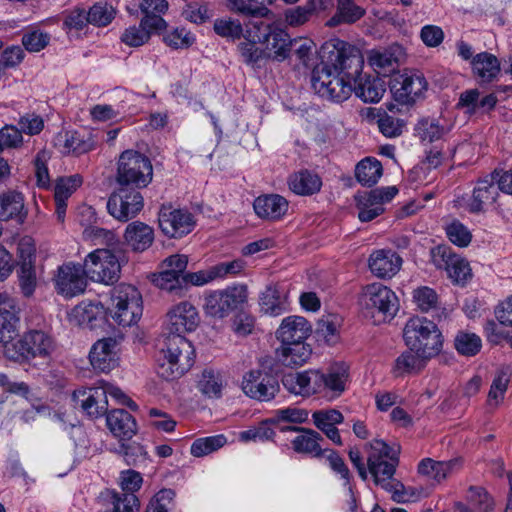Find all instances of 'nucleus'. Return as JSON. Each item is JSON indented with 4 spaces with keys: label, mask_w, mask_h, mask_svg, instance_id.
Wrapping results in <instances>:
<instances>
[{
    "label": "nucleus",
    "mask_w": 512,
    "mask_h": 512,
    "mask_svg": "<svg viewBox=\"0 0 512 512\" xmlns=\"http://www.w3.org/2000/svg\"><path fill=\"white\" fill-rule=\"evenodd\" d=\"M321 59L312 72L314 91L322 98L341 103L352 93L351 81H357L364 65L360 50L338 38L326 41L319 50Z\"/></svg>",
    "instance_id": "1"
},
{
    "label": "nucleus",
    "mask_w": 512,
    "mask_h": 512,
    "mask_svg": "<svg viewBox=\"0 0 512 512\" xmlns=\"http://www.w3.org/2000/svg\"><path fill=\"white\" fill-rule=\"evenodd\" d=\"M399 452V448L389 447L383 440L375 439L369 444L367 467L374 483L391 493L395 502L401 503L408 501L411 495L405 486L394 478L399 463Z\"/></svg>",
    "instance_id": "2"
},
{
    "label": "nucleus",
    "mask_w": 512,
    "mask_h": 512,
    "mask_svg": "<svg viewBox=\"0 0 512 512\" xmlns=\"http://www.w3.org/2000/svg\"><path fill=\"white\" fill-rule=\"evenodd\" d=\"M56 349L54 338L43 330H29L18 340L4 346L7 359L19 364L47 367Z\"/></svg>",
    "instance_id": "3"
},
{
    "label": "nucleus",
    "mask_w": 512,
    "mask_h": 512,
    "mask_svg": "<svg viewBox=\"0 0 512 512\" xmlns=\"http://www.w3.org/2000/svg\"><path fill=\"white\" fill-rule=\"evenodd\" d=\"M194 356L192 344L183 335L169 332L157 356L156 372L167 381L180 378L192 367Z\"/></svg>",
    "instance_id": "4"
},
{
    "label": "nucleus",
    "mask_w": 512,
    "mask_h": 512,
    "mask_svg": "<svg viewBox=\"0 0 512 512\" xmlns=\"http://www.w3.org/2000/svg\"><path fill=\"white\" fill-rule=\"evenodd\" d=\"M403 339L412 352L429 359L437 356L443 347L441 331L425 317L410 318L404 326Z\"/></svg>",
    "instance_id": "5"
},
{
    "label": "nucleus",
    "mask_w": 512,
    "mask_h": 512,
    "mask_svg": "<svg viewBox=\"0 0 512 512\" xmlns=\"http://www.w3.org/2000/svg\"><path fill=\"white\" fill-rule=\"evenodd\" d=\"M109 316L120 326L136 324L143 313L142 295L130 284H119L111 291Z\"/></svg>",
    "instance_id": "6"
},
{
    "label": "nucleus",
    "mask_w": 512,
    "mask_h": 512,
    "mask_svg": "<svg viewBox=\"0 0 512 512\" xmlns=\"http://www.w3.org/2000/svg\"><path fill=\"white\" fill-rule=\"evenodd\" d=\"M141 484L140 473L134 470L124 471L120 476L123 492L106 489L100 493L99 503L105 508V512H139L140 503L134 492L140 489Z\"/></svg>",
    "instance_id": "7"
},
{
    "label": "nucleus",
    "mask_w": 512,
    "mask_h": 512,
    "mask_svg": "<svg viewBox=\"0 0 512 512\" xmlns=\"http://www.w3.org/2000/svg\"><path fill=\"white\" fill-rule=\"evenodd\" d=\"M153 168L145 155L133 151H124L119 158L117 183L120 187L139 190L145 188L152 180Z\"/></svg>",
    "instance_id": "8"
},
{
    "label": "nucleus",
    "mask_w": 512,
    "mask_h": 512,
    "mask_svg": "<svg viewBox=\"0 0 512 512\" xmlns=\"http://www.w3.org/2000/svg\"><path fill=\"white\" fill-rule=\"evenodd\" d=\"M87 278L94 282L113 284L119 277L121 266L114 250L96 249L89 253L84 261Z\"/></svg>",
    "instance_id": "9"
},
{
    "label": "nucleus",
    "mask_w": 512,
    "mask_h": 512,
    "mask_svg": "<svg viewBox=\"0 0 512 512\" xmlns=\"http://www.w3.org/2000/svg\"><path fill=\"white\" fill-rule=\"evenodd\" d=\"M360 302L372 316L378 313L383 319L393 318L399 308L396 294L380 283L364 287Z\"/></svg>",
    "instance_id": "10"
},
{
    "label": "nucleus",
    "mask_w": 512,
    "mask_h": 512,
    "mask_svg": "<svg viewBox=\"0 0 512 512\" xmlns=\"http://www.w3.org/2000/svg\"><path fill=\"white\" fill-rule=\"evenodd\" d=\"M246 298L247 290L244 286L213 291L205 297L204 311L211 317L222 319L245 302Z\"/></svg>",
    "instance_id": "11"
},
{
    "label": "nucleus",
    "mask_w": 512,
    "mask_h": 512,
    "mask_svg": "<svg viewBox=\"0 0 512 512\" xmlns=\"http://www.w3.org/2000/svg\"><path fill=\"white\" fill-rule=\"evenodd\" d=\"M143 196L133 188L119 187L107 202V209L115 219L126 222L134 218L143 208Z\"/></svg>",
    "instance_id": "12"
},
{
    "label": "nucleus",
    "mask_w": 512,
    "mask_h": 512,
    "mask_svg": "<svg viewBox=\"0 0 512 512\" xmlns=\"http://www.w3.org/2000/svg\"><path fill=\"white\" fill-rule=\"evenodd\" d=\"M188 264L185 255L175 254L167 257L161 264L160 272L154 278V283L162 290L181 294L183 291V276Z\"/></svg>",
    "instance_id": "13"
},
{
    "label": "nucleus",
    "mask_w": 512,
    "mask_h": 512,
    "mask_svg": "<svg viewBox=\"0 0 512 512\" xmlns=\"http://www.w3.org/2000/svg\"><path fill=\"white\" fill-rule=\"evenodd\" d=\"M158 222L163 234L170 238H181L195 226L194 217L189 211L166 206L160 209Z\"/></svg>",
    "instance_id": "14"
},
{
    "label": "nucleus",
    "mask_w": 512,
    "mask_h": 512,
    "mask_svg": "<svg viewBox=\"0 0 512 512\" xmlns=\"http://www.w3.org/2000/svg\"><path fill=\"white\" fill-rule=\"evenodd\" d=\"M86 278L83 265L69 262L58 268L54 279L55 287L59 294L71 298L84 292Z\"/></svg>",
    "instance_id": "15"
},
{
    "label": "nucleus",
    "mask_w": 512,
    "mask_h": 512,
    "mask_svg": "<svg viewBox=\"0 0 512 512\" xmlns=\"http://www.w3.org/2000/svg\"><path fill=\"white\" fill-rule=\"evenodd\" d=\"M427 89V81L422 73L409 71L397 75L391 86L395 99L403 104L415 102Z\"/></svg>",
    "instance_id": "16"
},
{
    "label": "nucleus",
    "mask_w": 512,
    "mask_h": 512,
    "mask_svg": "<svg viewBox=\"0 0 512 512\" xmlns=\"http://www.w3.org/2000/svg\"><path fill=\"white\" fill-rule=\"evenodd\" d=\"M398 190L395 186L380 187L356 197L359 209L358 218L362 222H369L384 212L383 204L391 201Z\"/></svg>",
    "instance_id": "17"
},
{
    "label": "nucleus",
    "mask_w": 512,
    "mask_h": 512,
    "mask_svg": "<svg viewBox=\"0 0 512 512\" xmlns=\"http://www.w3.org/2000/svg\"><path fill=\"white\" fill-rule=\"evenodd\" d=\"M242 390L252 399L270 401L279 391V384L272 375L261 370H252L244 375Z\"/></svg>",
    "instance_id": "18"
},
{
    "label": "nucleus",
    "mask_w": 512,
    "mask_h": 512,
    "mask_svg": "<svg viewBox=\"0 0 512 512\" xmlns=\"http://www.w3.org/2000/svg\"><path fill=\"white\" fill-rule=\"evenodd\" d=\"M495 173L477 181L472 195L464 200V207L470 213L485 212L493 205L499 195Z\"/></svg>",
    "instance_id": "19"
},
{
    "label": "nucleus",
    "mask_w": 512,
    "mask_h": 512,
    "mask_svg": "<svg viewBox=\"0 0 512 512\" xmlns=\"http://www.w3.org/2000/svg\"><path fill=\"white\" fill-rule=\"evenodd\" d=\"M404 56V49L398 44L374 48L366 52L367 63L382 76H389L395 72Z\"/></svg>",
    "instance_id": "20"
},
{
    "label": "nucleus",
    "mask_w": 512,
    "mask_h": 512,
    "mask_svg": "<svg viewBox=\"0 0 512 512\" xmlns=\"http://www.w3.org/2000/svg\"><path fill=\"white\" fill-rule=\"evenodd\" d=\"M168 328L170 333L194 331L199 324L197 309L188 301L174 305L167 313Z\"/></svg>",
    "instance_id": "21"
},
{
    "label": "nucleus",
    "mask_w": 512,
    "mask_h": 512,
    "mask_svg": "<svg viewBox=\"0 0 512 512\" xmlns=\"http://www.w3.org/2000/svg\"><path fill=\"white\" fill-rule=\"evenodd\" d=\"M75 406L81 407L91 418H98L107 412L108 401L105 391L99 387L82 388L72 394Z\"/></svg>",
    "instance_id": "22"
},
{
    "label": "nucleus",
    "mask_w": 512,
    "mask_h": 512,
    "mask_svg": "<svg viewBox=\"0 0 512 512\" xmlns=\"http://www.w3.org/2000/svg\"><path fill=\"white\" fill-rule=\"evenodd\" d=\"M117 345L115 338L108 337L98 340L92 346L89 359L95 370L109 372L118 365Z\"/></svg>",
    "instance_id": "23"
},
{
    "label": "nucleus",
    "mask_w": 512,
    "mask_h": 512,
    "mask_svg": "<svg viewBox=\"0 0 512 512\" xmlns=\"http://www.w3.org/2000/svg\"><path fill=\"white\" fill-rule=\"evenodd\" d=\"M312 331L309 322L302 316L284 318L276 331V337L281 344L305 342Z\"/></svg>",
    "instance_id": "24"
},
{
    "label": "nucleus",
    "mask_w": 512,
    "mask_h": 512,
    "mask_svg": "<svg viewBox=\"0 0 512 512\" xmlns=\"http://www.w3.org/2000/svg\"><path fill=\"white\" fill-rule=\"evenodd\" d=\"M462 468L460 458L448 461H436L432 458H425L418 464V473L436 483H441Z\"/></svg>",
    "instance_id": "25"
},
{
    "label": "nucleus",
    "mask_w": 512,
    "mask_h": 512,
    "mask_svg": "<svg viewBox=\"0 0 512 512\" xmlns=\"http://www.w3.org/2000/svg\"><path fill=\"white\" fill-rule=\"evenodd\" d=\"M402 265V258L392 250H378L369 258V268L378 278H391Z\"/></svg>",
    "instance_id": "26"
},
{
    "label": "nucleus",
    "mask_w": 512,
    "mask_h": 512,
    "mask_svg": "<svg viewBox=\"0 0 512 512\" xmlns=\"http://www.w3.org/2000/svg\"><path fill=\"white\" fill-rule=\"evenodd\" d=\"M253 208L258 217L275 221L286 214L288 201L278 194H266L254 200Z\"/></svg>",
    "instance_id": "27"
},
{
    "label": "nucleus",
    "mask_w": 512,
    "mask_h": 512,
    "mask_svg": "<svg viewBox=\"0 0 512 512\" xmlns=\"http://www.w3.org/2000/svg\"><path fill=\"white\" fill-rule=\"evenodd\" d=\"M124 240L132 251L143 252L152 245L154 230L144 222L134 221L127 225Z\"/></svg>",
    "instance_id": "28"
},
{
    "label": "nucleus",
    "mask_w": 512,
    "mask_h": 512,
    "mask_svg": "<svg viewBox=\"0 0 512 512\" xmlns=\"http://www.w3.org/2000/svg\"><path fill=\"white\" fill-rule=\"evenodd\" d=\"M107 427L120 440H129L137 432L134 417L124 409H115L106 416Z\"/></svg>",
    "instance_id": "29"
},
{
    "label": "nucleus",
    "mask_w": 512,
    "mask_h": 512,
    "mask_svg": "<svg viewBox=\"0 0 512 512\" xmlns=\"http://www.w3.org/2000/svg\"><path fill=\"white\" fill-rule=\"evenodd\" d=\"M140 10L144 14L142 24L150 26L156 30V33L164 31L167 27L163 15L168 10L166 0H143L140 4Z\"/></svg>",
    "instance_id": "30"
},
{
    "label": "nucleus",
    "mask_w": 512,
    "mask_h": 512,
    "mask_svg": "<svg viewBox=\"0 0 512 512\" xmlns=\"http://www.w3.org/2000/svg\"><path fill=\"white\" fill-rule=\"evenodd\" d=\"M272 0H227V8L236 14L250 18H272L268 8Z\"/></svg>",
    "instance_id": "31"
},
{
    "label": "nucleus",
    "mask_w": 512,
    "mask_h": 512,
    "mask_svg": "<svg viewBox=\"0 0 512 512\" xmlns=\"http://www.w3.org/2000/svg\"><path fill=\"white\" fill-rule=\"evenodd\" d=\"M311 354L312 350L305 342L281 344L276 350L277 360L287 367H297L305 364Z\"/></svg>",
    "instance_id": "32"
},
{
    "label": "nucleus",
    "mask_w": 512,
    "mask_h": 512,
    "mask_svg": "<svg viewBox=\"0 0 512 512\" xmlns=\"http://www.w3.org/2000/svg\"><path fill=\"white\" fill-rule=\"evenodd\" d=\"M472 71L481 82H492L500 73V62L498 58L488 52L476 54L471 61Z\"/></svg>",
    "instance_id": "33"
},
{
    "label": "nucleus",
    "mask_w": 512,
    "mask_h": 512,
    "mask_svg": "<svg viewBox=\"0 0 512 512\" xmlns=\"http://www.w3.org/2000/svg\"><path fill=\"white\" fill-rule=\"evenodd\" d=\"M260 305L266 314L280 315L287 309V293L278 285H268L260 295Z\"/></svg>",
    "instance_id": "34"
},
{
    "label": "nucleus",
    "mask_w": 512,
    "mask_h": 512,
    "mask_svg": "<svg viewBox=\"0 0 512 512\" xmlns=\"http://www.w3.org/2000/svg\"><path fill=\"white\" fill-rule=\"evenodd\" d=\"M323 380L322 392L330 393L333 397L340 396L346 389L348 381V367L343 363H337L330 366L326 372H322Z\"/></svg>",
    "instance_id": "35"
},
{
    "label": "nucleus",
    "mask_w": 512,
    "mask_h": 512,
    "mask_svg": "<svg viewBox=\"0 0 512 512\" xmlns=\"http://www.w3.org/2000/svg\"><path fill=\"white\" fill-rule=\"evenodd\" d=\"M355 82L354 93L357 97L367 103H376L383 97L386 86L379 77H359Z\"/></svg>",
    "instance_id": "36"
},
{
    "label": "nucleus",
    "mask_w": 512,
    "mask_h": 512,
    "mask_svg": "<svg viewBox=\"0 0 512 512\" xmlns=\"http://www.w3.org/2000/svg\"><path fill=\"white\" fill-rule=\"evenodd\" d=\"M313 421L315 426L335 444L341 445V437L339 430L335 427L343 421V415L340 411L331 409L326 411H316L313 413Z\"/></svg>",
    "instance_id": "37"
},
{
    "label": "nucleus",
    "mask_w": 512,
    "mask_h": 512,
    "mask_svg": "<svg viewBox=\"0 0 512 512\" xmlns=\"http://www.w3.org/2000/svg\"><path fill=\"white\" fill-rule=\"evenodd\" d=\"M26 215L24 197L21 193L9 191L0 196V220L17 219L23 222Z\"/></svg>",
    "instance_id": "38"
},
{
    "label": "nucleus",
    "mask_w": 512,
    "mask_h": 512,
    "mask_svg": "<svg viewBox=\"0 0 512 512\" xmlns=\"http://www.w3.org/2000/svg\"><path fill=\"white\" fill-rule=\"evenodd\" d=\"M288 185L295 194L312 195L320 191L322 181L317 174L308 170H301L289 177Z\"/></svg>",
    "instance_id": "39"
},
{
    "label": "nucleus",
    "mask_w": 512,
    "mask_h": 512,
    "mask_svg": "<svg viewBox=\"0 0 512 512\" xmlns=\"http://www.w3.org/2000/svg\"><path fill=\"white\" fill-rule=\"evenodd\" d=\"M429 360V358H425L423 355L414 353L409 349L396 358L392 372L396 377L416 374L424 369Z\"/></svg>",
    "instance_id": "40"
},
{
    "label": "nucleus",
    "mask_w": 512,
    "mask_h": 512,
    "mask_svg": "<svg viewBox=\"0 0 512 512\" xmlns=\"http://www.w3.org/2000/svg\"><path fill=\"white\" fill-rule=\"evenodd\" d=\"M20 323L19 309L15 305L0 307V343L5 346L17 333Z\"/></svg>",
    "instance_id": "41"
},
{
    "label": "nucleus",
    "mask_w": 512,
    "mask_h": 512,
    "mask_svg": "<svg viewBox=\"0 0 512 512\" xmlns=\"http://www.w3.org/2000/svg\"><path fill=\"white\" fill-rule=\"evenodd\" d=\"M383 168L381 162L374 158L361 160L355 168V177L363 186L375 185L382 176Z\"/></svg>",
    "instance_id": "42"
},
{
    "label": "nucleus",
    "mask_w": 512,
    "mask_h": 512,
    "mask_svg": "<svg viewBox=\"0 0 512 512\" xmlns=\"http://www.w3.org/2000/svg\"><path fill=\"white\" fill-rule=\"evenodd\" d=\"M264 44L267 45L269 50L273 51V59L283 61L289 56L292 45H296L298 42L292 41L285 30L274 27L269 42Z\"/></svg>",
    "instance_id": "43"
},
{
    "label": "nucleus",
    "mask_w": 512,
    "mask_h": 512,
    "mask_svg": "<svg viewBox=\"0 0 512 512\" xmlns=\"http://www.w3.org/2000/svg\"><path fill=\"white\" fill-rule=\"evenodd\" d=\"M18 278L24 296L30 297L36 288L37 279L33 263V249L28 247V257L19 263Z\"/></svg>",
    "instance_id": "44"
},
{
    "label": "nucleus",
    "mask_w": 512,
    "mask_h": 512,
    "mask_svg": "<svg viewBox=\"0 0 512 512\" xmlns=\"http://www.w3.org/2000/svg\"><path fill=\"white\" fill-rule=\"evenodd\" d=\"M510 376L511 368L509 366H501L496 371L488 393V405L498 406L503 401L510 382Z\"/></svg>",
    "instance_id": "45"
},
{
    "label": "nucleus",
    "mask_w": 512,
    "mask_h": 512,
    "mask_svg": "<svg viewBox=\"0 0 512 512\" xmlns=\"http://www.w3.org/2000/svg\"><path fill=\"white\" fill-rule=\"evenodd\" d=\"M365 15V9L353 3L337 4V10L326 23L329 27H335L342 23L352 24Z\"/></svg>",
    "instance_id": "46"
},
{
    "label": "nucleus",
    "mask_w": 512,
    "mask_h": 512,
    "mask_svg": "<svg viewBox=\"0 0 512 512\" xmlns=\"http://www.w3.org/2000/svg\"><path fill=\"white\" fill-rule=\"evenodd\" d=\"M302 434L298 435L292 441L293 449L297 453L314 454L319 456L321 454V447L319 441L322 440L321 435L312 429H301Z\"/></svg>",
    "instance_id": "47"
},
{
    "label": "nucleus",
    "mask_w": 512,
    "mask_h": 512,
    "mask_svg": "<svg viewBox=\"0 0 512 512\" xmlns=\"http://www.w3.org/2000/svg\"><path fill=\"white\" fill-rule=\"evenodd\" d=\"M83 238L90 241L93 245L107 246L106 249L115 250L119 245V239L112 230L101 228L95 225H89L83 230Z\"/></svg>",
    "instance_id": "48"
},
{
    "label": "nucleus",
    "mask_w": 512,
    "mask_h": 512,
    "mask_svg": "<svg viewBox=\"0 0 512 512\" xmlns=\"http://www.w3.org/2000/svg\"><path fill=\"white\" fill-rule=\"evenodd\" d=\"M340 325L341 318L338 315H324L319 319L317 323L316 335L319 339L324 340L327 344H334L338 340Z\"/></svg>",
    "instance_id": "49"
},
{
    "label": "nucleus",
    "mask_w": 512,
    "mask_h": 512,
    "mask_svg": "<svg viewBox=\"0 0 512 512\" xmlns=\"http://www.w3.org/2000/svg\"><path fill=\"white\" fill-rule=\"evenodd\" d=\"M454 347L459 354L472 357L480 352L482 340L475 333L459 331L454 339Z\"/></svg>",
    "instance_id": "50"
},
{
    "label": "nucleus",
    "mask_w": 512,
    "mask_h": 512,
    "mask_svg": "<svg viewBox=\"0 0 512 512\" xmlns=\"http://www.w3.org/2000/svg\"><path fill=\"white\" fill-rule=\"evenodd\" d=\"M450 130L448 125H441L439 120L426 118L419 121L416 131L423 141L434 142L441 139Z\"/></svg>",
    "instance_id": "51"
},
{
    "label": "nucleus",
    "mask_w": 512,
    "mask_h": 512,
    "mask_svg": "<svg viewBox=\"0 0 512 512\" xmlns=\"http://www.w3.org/2000/svg\"><path fill=\"white\" fill-rule=\"evenodd\" d=\"M182 16L194 24H203L213 16V11L206 2L189 1L182 8Z\"/></svg>",
    "instance_id": "52"
},
{
    "label": "nucleus",
    "mask_w": 512,
    "mask_h": 512,
    "mask_svg": "<svg viewBox=\"0 0 512 512\" xmlns=\"http://www.w3.org/2000/svg\"><path fill=\"white\" fill-rule=\"evenodd\" d=\"M152 33H156V30L143 25L141 20L139 26H130L124 30L121 41L130 47H138L145 44Z\"/></svg>",
    "instance_id": "53"
},
{
    "label": "nucleus",
    "mask_w": 512,
    "mask_h": 512,
    "mask_svg": "<svg viewBox=\"0 0 512 512\" xmlns=\"http://www.w3.org/2000/svg\"><path fill=\"white\" fill-rule=\"evenodd\" d=\"M225 443L226 437L224 435L199 438L192 443L190 452L195 457H202L223 447Z\"/></svg>",
    "instance_id": "54"
},
{
    "label": "nucleus",
    "mask_w": 512,
    "mask_h": 512,
    "mask_svg": "<svg viewBox=\"0 0 512 512\" xmlns=\"http://www.w3.org/2000/svg\"><path fill=\"white\" fill-rule=\"evenodd\" d=\"M214 32L227 39H240L243 34V27L239 20L231 17L219 18L214 21Z\"/></svg>",
    "instance_id": "55"
},
{
    "label": "nucleus",
    "mask_w": 512,
    "mask_h": 512,
    "mask_svg": "<svg viewBox=\"0 0 512 512\" xmlns=\"http://www.w3.org/2000/svg\"><path fill=\"white\" fill-rule=\"evenodd\" d=\"M446 272L449 278L456 284L464 285L472 277L468 261L457 254L450 262Z\"/></svg>",
    "instance_id": "56"
},
{
    "label": "nucleus",
    "mask_w": 512,
    "mask_h": 512,
    "mask_svg": "<svg viewBox=\"0 0 512 512\" xmlns=\"http://www.w3.org/2000/svg\"><path fill=\"white\" fill-rule=\"evenodd\" d=\"M63 140V153L84 154L93 148L90 140H84L77 132H65L60 135Z\"/></svg>",
    "instance_id": "57"
},
{
    "label": "nucleus",
    "mask_w": 512,
    "mask_h": 512,
    "mask_svg": "<svg viewBox=\"0 0 512 512\" xmlns=\"http://www.w3.org/2000/svg\"><path fill=\"white\" fill-rule=\"evenodd\" d=\"M198 389L210 398L221 396L222 382L217 373L212 370H204L198 380Z\"/></svg>",
    "instance_id": "58"
},
{
    "label": "nucleus",
    "mask_w": 512,
    "mask_h": 512,
    "mask_svg": "<svg viewBox=\"0 0 512 512\" xmlns=\"http://www.w3.org/2000/svg\"><path fill=\"white\" fill-rule=\"evenodd\" d=\"M82 184V177L79 174H74L68 177H61L57 179L54 197L60 201L67 199L79 188Z\"/></svg>",
    "instance_id": "59"
},
{
    "label": "nucleus",
    "mask_w": 512,
    "mask_h": 512,
    "mask_svg": "<svg viewBox=\"0 0 512 512\" xmlns=\"http://www.w3.org/2000/svg\"><path fill=\"white\" fill-rule=\"evenodd\" d=\"M467 499L479 512H489L494 508L493 499L482 487H470Z\"/></svg>",
    "instance_id": "60"
},
{
    "label": "nucleus",
    "mask_w": 512,
    "mask_h": 512,
    "mask_svg": "<svg viewBox=\"0 0 512 512\" xmlns=\"http://www.w3.org/2000/svg\"><path fill=\"white\" fill-rule=\"evenodd\" d=\"M87 16L90 24L106 26L114 19L115 10L107 4L97 3L90 8Z\"/></svg>",
    "instance_id": "61"
},
{
    "label": "nucleus",
    "mask_w": 512,
    "mask_h": 512,
    "mask_svg": "<svg viewBox=\"0 0 512 512\" xmlns=\"http://www.w3.org/2000/svg\"><path fill=\"white\" fill-rule=\"evenodd\" d=\"M270 420L262 422L257 427H252L248 430L242 431L239 433V439L242 442H257V441H267L271 440L275 432L269 425Z\"/></svg>",
    "instance_id": "62"
},
{
    "label": "nucleus",
    "mask_w": 512,
    "mask_h": 512,
    "mask_svg": "<svg viewBox=\"0 0 512 512\" xmlns=\"http://www.w3.org/2000/svg\"><path fill=\"white\" fill-rule=\"evenodd\" d=\"M413 299L422 312H429L438 307V295L429 287H420L413 293Z\"/></svg>",
    "instance_id": "63"
},
{
    "label": "nucleus",
    "mask_w": 512,
    "mask_h": 512,
    "mask_svg": "<svg viewBox=\"0 0 512 512\" xmlns=\"http://www.w3.org/2000/svg\"><path fill=\"white\" fill-rule=\"evenodd\" d=\"M194 41V35L185 28H176L164 36V42L174 49L188 48Z\"/></svg>",
    "instance_id": "64"
}]
</instances>
